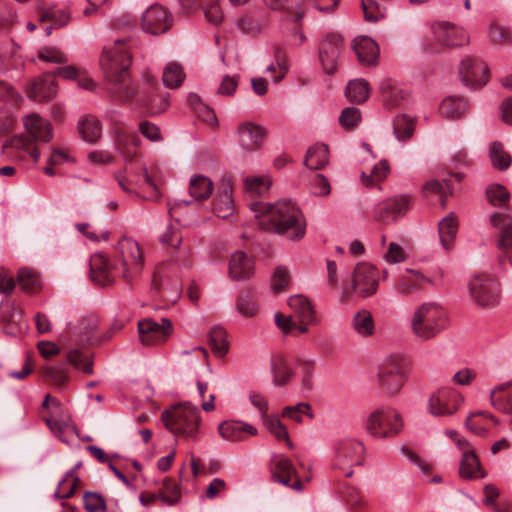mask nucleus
Wrapping results in <instances>:
<instances>
[{
    "mask_svg": "<svg viewBox=\"0 0 512 512\" xmlns=\"http://www.w3.org/2000/svg\"><path fill=\"white\" fill-rule=\"evenodd\" d=\"M271 186L272 176L269 173L248 175L243 180L244 191L258 196L266 195Z\"/></svg>",
    "mask_w": 512,
    "mask_h": 512,
    "instance_id": "a19ab883",
    "label": "nucleus"
},
{
    "mask_svg": "<svg viewBox=\"0 0 512 512\" xmlns=\"http://www.w3.org/2000/svg\"><path fill=\"white\" fill-rule=\"evenodd\" d=\"M116 178L122 190L156 201L161 197L160 188L164 183L165 173L159 164L152 163L139 172L132 166L127 167L125 174H118Z\"/></svg>",
    "mask_w": 512,
    "mask_h": 512,
    "instance_id": "7ed1b4c3",
    "label": "nucleus"
},
{
    "mask_svg": "<svg viewBox=\"0 0 512 512\" xmlns=\"http://www.w3.org/2000/svg\"><path fill=\"white\" fill-rule=\"evenodd\" d=\"M490 403L498 411L512 415V381L494 386L490 391Z\"/></svg>",
    "mask_w": 512,
    "mask_h": 512,
    "instance_id": "72a5a7b5",
    "label": "nucleus"
},
{
    "mask_svg": "<svg viewBox=\"0 0 512 512\" xmlns=\"http://www.w3.org/2000/svg\"><path fill=\"white\" fill-rule=\"evenodd\" d=\"M343 497L347 507L351 511H358L367 506V500L363 493L356 487L349 486L345 489Z\"/></svg>",
    "mask_w": 512,
    "mask_h": 512,
    "instance_id": "0e129e2a",
    "label": "nucleus"
},
{
    "mask_svg": "<svg viewBox=\"0 0 512 512\" xmlns=\"http://www.w3.org/2000/svg\"><path fill=\"white\" fill-rule=\"evenodd\" d=\"M443 272L437 269L432 274H425L417 269L406 268L400 275L395 289L401 295H410L425 286H439L442 282Z\"/></svg>",
    "mask_w": 512,
    "mask_h": 512,
    "instance_id": "ddd939ff",
    "label": "nucleus"
},
{
    "mask_svg": "<svg viewBox=\"0 0 512 512\" xmlns=\"http://www.w3.org/2000/svg\"><path fill=\"white\" fill-rule=\"evenodd\" d=\"M77 130L81 139L90 144L96 143L102 135L101 122L93 115L80 117L77 123Z\"/></svg>",
    "mask_w": 512,
    "mask_h": 512,
    "instance_id": "c9c22d12",
    "label": "nucleus"
},
{
    "mask_svg": "<svg viewBox=\"0 0 512 512\" xmlns=\"http://www.w3.org/2000/svg\"><path fill=\"white\" fill-rule=\"evenodd\" d=\"M66 359L75 368L82 370L84 373L92 372V361L89 352L81 348L66 347Z\"/></svg>",
    "mask_w": 512,
    "mask_h": 512,
    "instance_id": "c03bdc74",
    "label": "nucleus"
},
{
    "mask_svg": "<svg viewBox=\"0 0 512 512\" xmlns=\"http://www.w3.org/2000/svg\"><path fill=\"white\" fill-rule=\"evenodd\" d=\"M491 225L499 229L498 248L500 260L512 264V217L508 213H494L490 216Z\"/></svg>",
    "mask_w": 512,
    "mask_h": 512,
    "instance_id": "4be33fe9",
    "label": "nucleus"
},
{
    "mask_svg": "<svg viewBox=\"0 0 512 512\" xmlns=\"http://www.w3.org/2000/svg\"><path fill=\"white\" fill-rule=\"evenodd\" d=\"M390 172V166L387 160H381L379 163H377L374 168L372 169L369 176H367L365 173H362L361 180L362 183L369 186L373 185L374 183H378L382 180H384L387 175Z\"/></svg>",
    "mask_w": 512,
    "mask_h": 512,
    "instance_id": "338daca9",
    "label": "nucleus"
},
{
    "mask_svg": "<svg viewBox=\"0 0 512 512\" xmlns=\"http://www.w3.org/2000/svg\"><path fill=\"white\" fill-rule=\"evenodd\" d=\"M489 158L492 166L497 170H507L512 163L511 155L500 142H493L489 146Z\"/></svg>",
    "mask_w": 512,
    "mask_h": 512,
    "instance_id": "09e8293b",
    "label": "nucleus"
},
{
    "mask_svg": "<svg viewBox=\"0 0 512 512\" xmlns=\"http://www.w3.org/2000/svg\"><path fill=\"white\" fill-rule=\"evenodd\" d=\"M173 24V17L170 11L160 5L149 6L141 16V27L146 33L153 35L167 32Z\"/></svg>",
    "mask_w": 512,
    "mask_h": 512,
    "instance_id": "f3484780",
    "label": "nucleus"
},
{
    "mask_svg": "<svg viewBox=\"0 0 512 512\" xmlns=\"http://www.w3.org/2000/svg\"><path fill=\"white\" fill-rule=\"evenodd\" d=\"M379 279V271L374 265L368 262L357 263L351 273L350 287L340 292L339 302L347 304L353 295L360 298L373 296L378 290Z\"/></svg>",
    "mask_w": 512,
    "mask_h": 512,
    "instance_id": "6e6552de",
    "label": "nucleus"
},
{
    "mask_svg": "<svg viewBox=\"0 0 512 512\" xmlns=\"http://www.w3.org/2000/svg\"><path fill=\"white\" fill-rule=\"evenodd\" d=\"M140 143L141 139L136 133L121 130L117 134V150L126 160L132 159L137 155V149Z\"/></svg>",
    "mask_w": 512,
    "mask_h": 512,
    "instance_id": "ea45409f",
    "label": "nucleus"
},
{
    "mask_svg": "<svg viewBox=\"0 0 512 512\" xmlns=\"http://www.w3.org/2000/svg\"><path fill=\"white\" fill-rule=\"evenodd\" d=\"M236 309L243 317L250 318L257 313L258 306L250 293L242 292L237 298Z\"/></svg>",
    "mask_w": 512,
    "mask_h": 512,
    "instance_id": "774afa93",
    "label": "nucleus"
},
{
    "mask_svg": "<svg viewBox=\"0 0 512 512\" xmlns=\"http://www.w3.org/2000/svg\"><path fill=\"white\" fill-rule=\"evenodd\" d=\"M469 295L481 308H493L500 302L499 284L487 275H476L469 281Z\"/></svg>",
    "mask_w": 512,
    "mask_h": 512,
    "instance_id": "f8f14e48",
    "label": "nucleus"
},
{
    "mask_svg": "<svg viewBox=\"0 0 512 512\" xmlns=\"http://www.w3.org/2000/svg\"><path fill=\"white\" fill-rule=\"evenodd\" d=\"M3 154L13 161H26L31 159L38 162L41 153L37 144L26 134H15L8 138L2 147Z\"/></svg>",
    "mask_w": 512,
    "mask_h": 512,
    "instance_id": "4468645a",
    "label": "nucleus"
},
{
    "mask_svg": "<svg viewBox=\"0 0 512 512\" xmlns=\"http://www.w3.org/2000/svg\"><path fill=\"white\" fill-rule=\"evenodd\" d=\"M80 466L81 462H78L73 469L67 471L64 478L58 484V487L55 491V497L69 498L73 495L79 481L76 470Z\"/></svg>",
    "mask_w": 512,
    "mask_h": 512,
    "instance_id": "8fccbe9b",
    "label": "nucleus"
},
{
    "mask_svg": "<svg viewBox=\"0 0 512 512\" xmlns=\"http://www.w3.org/2000/svg\"><path fill=\"white\" fill-rule=\"evenodd\" d=\"M37 57L40 61L51 64H62L68 61L66 53L60 47L50 44L40 47Z\"/></svg>",
    "mask_w": 512,
    "mask_h": 512,
    "instance_id": "5fc2aeb1",
    "label": "nucleus"
},
{
    "mask_svg": "<svg viewBox=\"0 0 512 512\" xmlns=\"http://www.w3.org/2000/svg\"><path fill=\"white\" fill-rule=\"evenodd\" d=\"M140 341L147 346L164 343L172 334L173 326L169 319L161 318L159 321L144 319L138 323Z\"/></svg>",
    "mask_w": 512,
    "mask_h": 512,
    "instance_id": "dca6fc26",
    "label": "nucleus"
},
{
    "mask_svg": "<svg viewBox=\"0 0 512 512\" xmlns=\"http://www.w3.org/2000/svg\"><path fill=\"white\" fill-rule=\"evenodd\" d=\"M55 76L54 74H45L31 80L26 87L27 96L35 102H45L53 99L58 92Z\"/></svg>",
    "mask_w": 512,
    "mask_h": 512,
    "instance_id": "a878e982",
    "label": "nucleus"
},
{
    "mask_svg": "<svg viewBox=\"0 0 512 512\" xmlns=\"http://www.w3.org/2000/svg\"><path fill=\"white\" fill-rule=\"evenodd\" d=\"M346 97L350 102L363 103L370 94L369 83L365 79H354L348 82L346 86Z\"/></svg>",
    "mask_w": 512,
    "mask_h": 512,
    "instance_id": "49530a36",
    "label": "nucleus"
},
{
    "mask_svg": "<svg viewBox=\"0 0 512 512\" xmlns=\"http://www.w3.org/2000/svg\"><path fill=\"white\" fill-rule=\"evenodd\" d=\"M22 121L26 135L36 144L49 143L53 139V126L46 118L37 113H30L25 115Z\"/></svg>",
    "mask_w": 512,
    "mask_h": 512,
    "instance_id": "b1692460",
    "label": "nucleus"
},
{
    "mask_svg": "<svg viewBox=\"0 0 512 512\" xmlns=\"http://www.w3.org/2000/svg\"><path fill=\"white\" fill-rule=\"evenodd\" d=\"M491 425H497V419L488 412H476L467 417L466 427L478 436H485Z\"/></svg>",
    "mask_w": 512,
    "mask_h": 512,
    "instance_id": "58836bf2",
    "label": "nucleus"
},
{
    "mask_svg": "<svg viewBox=\"0 0 512 512\" xmlns=\"http://www.w3.org/2000/svg\"><path fill=\"white\" fill-rule=\"evenodd\" d=\"M464 402L462 393L454 388H441L428 401V411L434 416H450L457 412Z\"/></svg>",
    "mask_w": 512,
    "mask_h": 512,
    "instance_id": "2eb2a0df",
    "label": "nucleus"
},
{
    "mask_svg": "<svg viewBox=\"0 0 512 512\" xmlns=\"http://www.w3.org/2000/svg\"><path fill=\"white\" fill-rule=\"evenodd\" d=\"M459 77L465 86L478 89L488 82L489 70L482 60L467 56L459 65Z\"/></svg>",
    "mask_w": 512,
    "mask_h": 512,
    "instance_id": "a211bd4d",
    "label": "nucleus"
},
{
    "mask_svg": "<svg viewBox=\"0 0 512 512\" xmlns=\"http://www.w3.org/2000/svg\"><path fill=\"white\" fill-rule=\"evenodd\" d=\"M228 274L234 281L249 279L254 274V259L243 251H235L230 256Z\"/></svg>",
    "mask_w": 512,
    "mask_h": 512,
    "instance_id": "c756f323",
    "label": "nucleus"
},
{
    "mask_svg": "<svg viewBox=\"0 0 512 512\" xmlns=\"http://www.w3.org/2000/svg\"><path fill=\"white\" fill-rule=\"evenodd\" d=\"M404 421L401 414L392 407L373 410L364 422L365 431L373 438L385 440L401 433Z\"/></svg>",
    "mask_w": 512,
    "mask_h": 512,
    "instance_id": "9d476101",
    "label": "nucleus"
},
{
    "mask_svg": "<svg viewBox=\"0 0 512 512\" xmlns=\"http://www.w3.org/2000/svg\"><path fill=\"white\" fill-rule=\"evenodd\" d=\"M166 428L176 436L187 440H196L201 423V412L191 402H182L171 406L162 413Z\"/></svg>",
    "mask_w": 512,
    "mask_h": 512,
    "instance_id": "39448f33",
    "label": "nucleus"
},
{
    "mask_svg": "<svg viewBox=\"0 0 512 512\" xmlns=\"http://www.w3.org/2000/svg\"><path fill=\"white\" fill-rule=\"evenodd\" d=\"M365 455V445L354 438L333 441L328 452L332 468L339 469L348 478L354 474V467L364 464Z\"/></svg>",
    "mask_w": 512,
    "mask_h": 512,
    "instance_id": "0eeeda50",
    "label": "nucleus"
},
{
    "mask_svg": "<svg viewBox=\"0 0 512 512\" xmlns=\"http://www.w3.org/2000/svg\"><path fill=\"white\" fill-rule=\"evenodd\" d=\"M135 97L137 98V101H139L143 106L147 108V112L150 115L160 114L169 106L167 95H142L141 93L137 92Z\"/></svg>",
    "mask_w": 512,
    "mask_h": 512,
    "instance_id": "a18cd8bd",
    "label": "nucleus"
},
{
    "mask_svg": "<svg viewBox=\"0 0 512 512\" xmlns=\"http://www.w3.org/2000/svg\"><path fill=\"white\" fill-rule=\"evenodd\" d=\"M153 286L167 304L176 303L182 292V284L179 276L171 275L163 267H158L155 271Z\"/></svg>",
    "mask_w": 512,
    "mask_h": 512,
    "instance_id": "412c9836",
    "label": "nucleus"
},
{
    "mask_svg": "<svg viewBox=\"0 0 512 512\" xmlns=\"http://www.w3.org/2000/svg\"><path fill=\"white\" fill-rule=\"evenodd\" d=\"M212 180L204 175H193L189 181V194L197 201L208 199L213 191Z\"/></svg>",
    "mask_w": 512,
    "mask_h": 512,
    "instance_id": "79ce46f5",
    "label": "nucleus"
},
{
    "mask_svg": "<svg viewBox=\"0 0 512 512\" xmlns=\"http://www.w3.org/2000/svg\"><path fill=\"white\" fill-rule=\"evenodd\" d=\"M117 251L121 258V270L111 267L108 258L96 253L90 258V276L94 283L106 286L114 281L116 275L132 278L143 267L144 258L139 244L132 238L123 237L117 244Z\"/></svg>",
    "mask_w": 512,
    "mask_h": 512,
    "instance_id": "f03ea898",
    "label": "nucleus"
},
{
    "mask_svg": "<svg viewBox=\"0 0 512 512\" xmlns=\"http://www.w3.org/2000/svg\"><path fill=\"white\" fill-rule=\"evenodd\" d=\"M163 83L168 88H178L185 79L183 67L178 62H169L163 70Z\"/></svg>",
    "mask_w": 512,
    "mask_h": 512,
    "instance_id": "603ef678",
    "label": "nucleus"
},
{
    "mask_svg": "<svg viewBox=\"0 0 512 512\" xmlns=\"http://www.w3.org/2000/svg\"><path fill=\"white\" fill-rule=\"evenodd\" d=\"M361 8L367 22L376 23L385 17V8L375 0H361Z\"/></svg>",
    "mask_w": 512,
    "mask_h": 512,
    "instance_id": "69168bd1",
    "label": "nucleus"
},
{
    "mask_svg": "<svg viewBox=\"0 0 512 512\" xmlns=\"http://www.w3.org/2000/svg\"><path fill=\"white\" fill-rule=\"evenodd\" d=\"M263 423L268 431L277 439H284L289 449L293 448V443L290 441L286 427L282 424L279 418L274 416H267L263 419Z\"/></svg>",
    "mask_w": 512,
    "mask_h": 512,
    "instance_id": "680f3d73",
    "label": "nucleus"
},
{
    "mask_svg": "<svg viewBox=\"0 0 512 512\" xmlns=\"http://www.w3.org/2000/svg\"><path fill=\"white\" fill-rule=\"evenodd\" d=\"M461 460L459 474L463 479L484 478L486 473L481 467L479 458L472 444L460 450Z\"/></svg>",
    "mask_w": 512,
    "mask_h": 512,
    "instance_id": "7c9ffc66",
    "label": "nucleus"
},
{
    "mask_svg": "<svg viewBox=\"0 0 512 512\" xmlns=\"http://www.w3.org/2000/svg\"><path fill=\"white\" fill-rule=\"evenodd\" d=\"M488 201L493 206L504 207L510 200V193L501 184H491L486 189Z\"/></svg>",
    "mask_w": 512,
    "mask_h": 512,
    "instance_id": "13d9d810",
    "label": "nucleus"
},
{
    "mask_svg": "<svg viewBox=\"0 0 512 512\" xmlns=\"http://www.w3.org/2000/svg\"><path fill=\"white\" fill-rule=\"evenodd\" d=\"M219 436L228 442H242L246 436H256L258 430L252 424L241 420L230 419L218 425Z\"/></svg>",
    "mask_w": 512,
    "mask_h": 512,
    "instance_id": "bb28decb",
    "label": "nucleus"
},
{
    "mask_svg": "<svg viewBox=\"0 0 512 512\" xmlns=\"http://www.w3.org/2000/svg\"><path fill=\"white\" fill-rule=\"evenodd\" d=\"M409 368L406 357L402 354H391L379 365L377 380L382 391L388 395H396L408 380Z\"/></svg>",
    "mask_w": 512,
    "mask_h": 512,
    "instance_id": "1a4fd4ad",
    "label": "nucleus"
},
{
    "mask_svg": "<svg viewBox=\"0 0 512 512\" xmlns=\"http://www.w3.org/2000/svg\"><path fill=\"white\" fill-rule=\"evenodd\" d=\"M130 65L131 55L126 42L117 40L104 46L100 66L109 82L125 86Z\"/></svg>",
    "mask_w": 512,
    "mask_h": 512,
    "instance_id": "423d86ee",
    "label": "nucleus"
},
{
    "mask_svg": "<svg viewBox=\"0 0 512 512\" xmlns=\"http://www.w3.org/2000/svg\"><path fill=\"white\" fill-rule=\"evenodd\" d=\"M436 41L447 47H459L469 43V35L462 28L450 22H436L433 27Z\"/></svg>",
    "mask_w": 512,
    "mask_h": 512,
    "instance_id": "5701e85b",
    "label": "nucleus"
},
{
    "mask_svg": "<svg viewBox=\"0 0 512 512\" xmlns=\"http://www.w3.org/2000/svg\"><path fill=\"white\" fill-rule=\"evenodd\" d=\"M291 275L290 271L285 266H277L271 276L270 289L273 294H280L285 292L290 284Z\"/></svg>",
    "mask_w": 512,
    "mask_h": 512,
    "instance_id": "864d4df0",
    "label": "nucleus"
},
{
    "mask_svg": "<svg viewBox=\"0 0 512 512\" xmlns=\"http://www.w3.org/2000/svg\"><path fill=\"white\" fill-rule=\"evenodd\" d=\"M209 342L213 349L220 355H224L228 351L227 333L221 326H214L209 332Z\"/></svg>",
    "mask_w": 512,
    "mask_h": 512,
    "instance_id": "e2e57ef3",
    "label": "nucleus"
},
{
    "mask_svg": "<svg viewBox=\"0 0 512 512\" xmlns=\"http://www.w3.org/2000/svg\"><path fill=\"white\" fill-rule=\"evenodd\" d=\"M262 230L282 234L292 240L303 237L305 220L299 207L291 200L281 199L274 203L255 201L250 204Z\"/></svg>",
    "mask_w": 512,
    "mask_h": 512,
    "instance_id": "f257e3e1",
    "label": "nucleus"
},
{
    "mask_svg": "<svg viewBox=\"0 0 512 512\" xmlns=\"http://www.w3.org/2000/svg\"><path fill=\"white\" fill-rule=\"evenodd\" d=\"M54 75L58 77L76 82L80 89L92 91L96 87V83L87 71L82 66L66 65L58 67L54 71Z\"/></svg>",
    "mask_w": 512,
    "mask_h": 512,
    "instance_id": "2f4dec72",
    "label": "nucleus"
},
{
    "mask_svg": "<svg viewBox=\"0 0 512 512\" xmlns=\"http://www.w3.org/2000/svg\"><path fill=\"white\" fill-rule=\"evenodd\" d=\"M458 222L453 213L444 217L438 225L440 242L446 250L450 249L456 238Z\"/></svg>",
    "mask_w": 512,
    "mask_h": 512,
    "instance_id": "37998d69",
    "label": "nucleus"
},
{
    "mask_svg": "<svg viewBox=\"0 0 512 512\" xmlns=\"http://www.w3.org/2000/svg\"><path fill=\"white\" fill-rule=\"evenodd\" d=\"M351 327L357 335L363 338L373 336L375 333V322L371 312L367 309L357 311L352 316Z\"/></svg>",
    "mask_w": 512,
    "mask_h": 512,
    "instance_id": "e433bc0d",
    "label": "nucleus"
},
{
    "mask_svg": "<svg viewBox=\"0 0 512 512\" xmlns=\"http://www.w3.org/2000/svg\"><path fill=\"white\" fill-rule=\"evenodd\" d=\"M449 325L444 307L435 301L418 305L410 316V328L419 341H429L441 334Z\"/></svg>",
    "mask_w": 512,
    "mask_h": 512,
    "instance_id": "20e7f679",
    "label": "nucleus"
},
{
    "mask_svg": "<svg viewBox=\"0 0 512 512\" xmlns=\"http://www.w3.org/2000/svg\"><path fill=\"white\" fill-rule=\"evenodd\" d=\"M20 64V47L12 40L0 43V66L14 67Z\"/></svg>",
    "mask_w": 512,
    "mask_h": 512,
    "instance_id": "3c124183",
    "label": "nucleus"
},
{
    "mask_svg": "<svg viewBox=\"0 0 512 512\" xmlns=\"http://www.w3.org/2000/svg\"><path fill=\"white\" fill-rule=\"evenodd\" d=\"M75 162L74 157L63 148H52L51 153L47 160V166L44 168V172L49 176H55L57 174L54 167L73 164Z\"/></svg>",
    "mask_w": 512,
    "mask_h": 512,
    "instance_id": "de8ad7c7",
    "label": "nucleus"
},
{
    "mask_svg": "<svg viewBox=\"0 0 512 512\" xmlns=\"http://www.w3.org/2000/svg\"><path fill=\"white\" fill-rule=\"evenodd\" d=\"M439 111L443 117L456 120L466 114L468 111V103L464 98L449 96L443 99Z\"/></svg>",
    "mask_w": 512,
    "mask_h": 512,
    "instance_id": "4c0bfd02",
    "label": "nucleus"
},
{
    "mask_svg": "<svg viewBox=\"0 0 512 512\" xmlns=\"http://www.w3.org/2000/svg\"><path fill=\"white\" fill-rule=\"evenodd\" d=\"M353 49L358 61L363 65H375L378 62V44L368 36H358L353 40Z\"/></svg>",
    "mask_w": 512,
    "mask_h": 512,
    "instance_id": "473e14b6",
    "label": "nucleus"
},
{
    "mask_svg": "<svg viewBox=\"0 0 512 512\" xmlns=\"http://www.w3.org/2000/svg\"><path fill=\"white\" fill-rule=\"evenodd\" d=\"M235 210L233 184L230 178H223L217 188L212 202V211L220 218L230 217Z\"/></svg>",
    "mask_w": 512,
    "mask_h": 512,
    "instance_id": "393cba45",
    "label": "nucleus"
},
{
    "mask_svg": "<svg viewBox=\"0 0 512 512\" xmlns=\"http://www.w3.org/2000/svg\"><path fill=\"white\" fill-rule=\"evenodd\" d=\"M270 471L275 482L298 492L304 489V482L296 475L295 467L288 457L274 455L270 462Z\"/></svg>",
    "mask_w": 512,
    "mask_h": 512,
    "instance_id": "aec40b11",
    "label": "nucleus"
},
{
    "mask_svg": "<svg viewBox=\"0 0 512 512\" xmlns=\"http://www.w3.org/2000/svg\"><path fill=\"white\" fill-rule=\"evenodd\" d=\"M414 120L408 115H397L393 121V130L399 141H406L414 133Z\"/></svg>",
    "mask_w": 512,
    "mask_h": 512,
    "instance_id": "6e6d98bb",
    "label": "nucleus"
},
{
    "mask_svg": "<svg viewBox=\"0 0 512 512\" xmlns=\"http://www.w3.org/2000/svg\"><path fill=\"white\" fill-rule=\"evenodd\" d=\"M342 280V274L338 264L334 260H326L325 284L326 289L334 293L338 290Z\"/></svg>",
    "mask_w": 512,
    "mask_h": 512,
    "instance_id": "bf43d9fd",
    "label": "nucleus"
},
{
    "mask_svg": "<svg viewBox=\"0 0 512 512\" xmlns=\"http://www.w3.org/2000/svg\"><path fill=\"white\" fill-rule=\"evenodd\" d=\"M41 21H50L54 27L59 28L70 21V14L57 7L43 9L40 15Z\"/></svg>",
    "mask_w": 512,
    "mask_h": 512,
    "instance_id": "052dcab7",
    "label": "nucleus"
},
{
    "mask_svg": "<svg viewBox=\"0 0 512 512\" xmlns=\"http://www.w3.org/2000/svg\"><path fill=\"white\" fill-rule=\"evenodd\" d=\"M409 208V196L398 195L379 202L373 209V217L378 222L389 224L403 217Z\"/></svg>",
    "mask_w": 512,
    "mask_h": 512,
    "instance_id": "6ab92c4d",
    "label": "nucleus"
},
{
    "mask_svg": "<svg viewBox=\"0 0 512 512\" xmlns=\"http://www.w3.org/2000/svg\"><path fill=\"white\" fill-rule=\"evenodd\" d=\"M43 407L47 409L48 416L45 422L51 432L65 443H70L77 435V430L67 411H65L60 402L47 395L43 401Z\"/></svg>",
    "mask_w": 512,
    "mask_h": 512,
    "instance_id": "9b49d317",
    "label": "nucleus"
},
{
    "mask_svg": "<svg viewBox=\"0 0 512 512\" xmlns=\"http://www.w3.org/2000/svg\"><path fill=\"white\" fill-rule=\"evenodd\" d=\"M304 166V177L308 178L311 174V176H314V180L318 182L320 177V173L318 172L320 168V149L317 145H313L307 150L304 158Z\"/></svg>",
    "mask_w": 512,
    "mask_h": 512,
    "instance_id": "4d7b16f0",
    "label": "nucleus"
},
{
    "mask_svg": "<svg viewBox=\"0 0 512 512\" xmlns=\"http://www.w3.org/2000/svg\"><path fill=\"white\" fill-rule=\"evenodd\" d=\"M265 130L252 122H243L237 128V141L245 152H254L261 147Z\"/></svg>",
    "mask_w": 512,
    "mask_h": 512,
    "instance_id": "c85d7f7f",
    "label": "nucleus"
},
{
    "mask_svg": "<svg viewBox=\"0 0 512 512\" xmlns=\"http://www.w3.org/2000/svg\"><path fill=\"white\" fill-rule=\"evenodd\" d=\"M342 44L341 35L335 33L322 40V71L326 74H334L337 70Z\"/></svg>",
    "mask_w": 512,
    "mask_h": 512,
    "instance_id": "cd10ccee",
    "label": "nucleus"
},
{
    "mask_svg": "<svg viewBox=\"0 0 512 512\" xmlns=\"http://www.w3.org/2000/svg\"><path fill=\"white\" fill-rule=\"evenodd\" d=\"M287 304L299 320L300 324L305 325L308 328V325L314 322L315 311L310 300L306 296L302 294L292 295L288 298Z\"/></svg>",
    "mask_w": 512,
    "mask_h": 512,
    "instance_id": "f704fd0d",
    "label": "nucleus"
}]
</instances>
